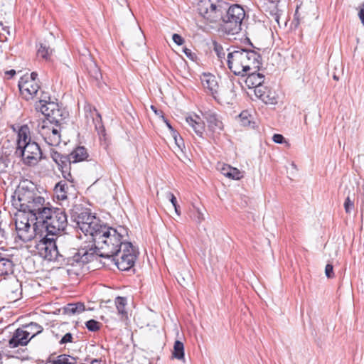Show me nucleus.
Returning <instances> with one entry per match:
<instances>
[{
    "instance_id": "nucleus-18",
    "label": "nucleus",
    "mask_w": 364,
    "mask_h": 364,
    "mask_svg": "<svg viewBox=\"0 0 364 364\" xmlns=\"http://www.w3.org/2000/svg\"><path fill=\"white\" fill-rule=\"evenodd\" d=\"M186 123L192 127L195 133L200 138L203 137L205 131V123L202 119L196 114L186 117Z\"/></svg>"
},
{
    "instance_id": "nucleus-33",
    "label": "nucleus",
    "mask_w": 364,
    "mask_h": 364,
    "mask_svg": "<svg viewBox=\"0 0 364 364\" xmlns=\"http://www.w3.org/2000/svg\"><path fill=\"white\" fill-rule=\"evenodd\" d=\"M259 100H261L265 104L269 105H275L277 102L274 93L272 92L269 89L268 92H264V93L261 96Z\"/></svg>"
},
{
    "instance_id": "nucleus-30",
    "label": "nucleus",
    "mask_w": 364,
    "mask_h": 364,
    "mask_svg": "<svg viewBox=\"0 0 364 364\" xmlns=\"http://www.w3.org/2000/svg\"><path fill=\"white\" fill-rule=\"evenodd\" d=\"M87 70L90 76L93 78L95 81L99 82L102 78V73L100 68L95 62L90 60L87 64Z\"/></svg>"
},
{
    "instance_id": "nucleus-22",
    "label": "nucleus",
    "mask_w": 364,
    "mask_h": 364,
    "mask_svg": "<svg viewBox=\"0 0 364 364\" xmlns=\"http://www.w3.org/2000/svg\"><path fill=\"white\" fill-rule=\"evenodd\" d=\"M245 84L249 88H255L264 82V75L257 72H250L247 75Z\"/></svg>"
},
{
    "instance_id": "nucleus-23",
    "label": "nucleus",
    "mask_w": 364,
    "mask_h": 364,
    "mask_svg": "<svg viewBox=\"0 0 364 364\" xmlns=\"http://www.w3.org/2000/svg\"><path fill=\"white\" fill-rule=\"evenodd\" d=\"M221 173L229 178L239 180L242 178V173L236 168L230 165L223 164L220 168Z\"/></svg>"
},
{
    "instance_id": "nucleus-19",
    "label": "nucleus",
    "mask_w": 364,
    "mask_h": 364,
    "mask_svg": "<svg viewBox=\"0 0 364 364\" xmlns=\"http://www.w3.org/2000/svg\"><path fill=\"white\" fill-rule=\"evenodd\" d=\"M30 134V129L28 125L24 124L19 127L17 134V146L16 151L19 150L23 145H26L32 141Z\"/></svg>"
},
{
    "instance_id": "nucleus-56",
    "label": "nucleus",
    "mask_w": 364,
    "mask_h": 364,
    "mask_svg": "<svg viewBox=\"0 0 364 364\" xmlns=\"http://www.w3.org/2000/svg\"><path fill=\"white\" fill-rule=\"evenodd\" d=\"M151 109H152V110H153V111H154L156 114H158V115H159L160 114H161V113H162V112H161V111H159H159L156 109V108L154 106H153V105L151 107Z\"/></svg>"
},
{
    "instance_id": "nucleus-15",
    "label": "nucleus",
    "mask_w": 364,
    "mask_h": 364,
    "mask_svg": "<svg viewBox=\"0 0 364 364\" xmlns=\"http://www.w3.org/2000/svg\"><path fill=\"white\" fill-rule=\"evenodd\" d=\"M15 224L18 237L21 240L27 242L33 240L34 233L28 218H24V220H16Z\"/></svg>"
},
{
    "instance_id": "nucleus-10",
    "label": "nucleus",
    "mask_w": 364,
    "mask_h": 364,
    "mask_svg": "<svg viewBox=\"0 0 364 364\" xmlns=\"http://www.w3.org/2000/svg\"><path fill=\"white\" fill-rule=\"evenodd\" d=\"M35 247L38 254L45 259L59 261V257H63L58 252L54 236L48 237L46 235L36 244Z\"/></svg>"
},
{
    "instance_id": "nucleus-26",
    "label": "nucleus",
    "mask_w": 364,
    "mask_h": 364,
    "mask_svg": "<svg viewBox=\"0 0 364 364\" xmlns=\"http://www.w3.org/2000/svg\"><path fill=\"white\" fill-rule=\"evenodd\" d=\"M176 278L179 284L183 287L192 284V275L187 269H183L177 273Z\"/></svg>"
},
{
    "instance_id": "nucleus-14",
    "label": "nucleus",
    "mask_w": 364,
    "mask_h": 364,
    "mask_svg": "<svg viewBox=\"0 0 364 364\" xmlns=\"http://www.w3.org/2000/svg\"><path fill=\"white\" fill-rule=\"evenodd\" d=\"M203 118L206 120L209 131L220 134L224 129L221 117L212 110L203 113Z\"/></svg>"
},
{
    "instance_id": "nucleus-51",
    "label": "nucleus",
    "mask_w": 364,
    "mask_h": 364,
    "mask_svg": "<svg viewBox=\"0 0 364 364\" xmlns=\"http://www.w3.org/2000/svg\"><path fill=\"white\" fill-rule=\"evenodd\" d=\"M0 27H1L2 30L5 31L9 36L11 34L9 31V27L4 26V23L2 21H0Z\"/></svg>"
},
{
    "instance_id": "nucleus-12",
    "label": "nucleus",
    "mask_w": 364,
    "mask_h": 364,
    "mask_svg": "<svg viewBox=\"0 0 364 364\" xmlns=\"http://www.w3.org/2000/svg\"><path fill=\"white\" fill-rule=\"evenodd\" d=\"M18 88L23 98L26 100H30L35 98L38 95L41 88L38 82H34L33 80L18 81Z\"/></svg>"
},
{
    "instance_id": "nucleus-57",
    "label": "nucleus",
    "mask_w": 364,
    "mask_h": 364,
    "mask_svg": "<svg viewBox=\"0 0 364 364\" xmlns=\"http://www.w3.org/2000/svg\"><path fill=\"white\" fill-rule=\"evenodd\" d=\"M4 105V103L2 101H0V109H1L2 106Z\"/></svg>"
},
{
    "instance_id": "nucleus-45",
    "label": "nucleus",
    "mask_w": 364,
    "mask_h": 364,
    "mask_svg": "<svg viewBox=\"0 0 364 364\" xmlns=\"http://www.w3.org/2000/svg\"><path fill=\"white\" fill-rule=\"evenodd\" d=\"M215 53H217V55L219 58H225V52L223 50V48L221 46L215 45L214 48Z\"/></svg>"
},
{
    "instance_id": "nucleus-27",
    "label": "nucleus",
    "mask_w": 364,
    "mask_h": 364,
    "mask_svg": "<svg viewBox=\"0 0 364 364\" xmlns=\"http://www.w3.org/2000/svg\"><path fill=\"white\" fill-rule=\"evenodd\" d=\"M68 190V185L65 181L58 182L54 188V191L56 194L58 200H65L67 198V193Z\"/></svg>"
},
{
    "instance_id": "nucleus-3",
    "label": "nucleus",
    "mask_w": 364,
    "mask_h": 364,
    "mask_svg": "<svg viewBox=\"0 0 364 364\" xmlns=\"http://www.w3.org/2000/svg\"><path fill=\"white\" fill-rule=\"evenodd\" d=\"M227 58L228 68L238 76L257 72L262 65L261 55L253 49L238 48L230 52Z\"/></svg>"
},
{
    "instance_id": "nucleus-24",
    "label": "nucleus",
    "mask_w": 364,
    "mask_h": 364,
    "mask_svg": "<svg viewBox=\"0 0 364 364\" xmlns=\"http://www.w3.org/2000/svg\"><path fill=\"white\" fill-rule=\"evenodd\" d=\"M21 328L26 333L25 335H27L30 340L41 333L43 330L41 325L34 322H31L28 324L23 326Z\"/></svg>"
},
{
    "instance_id": "nucleus-61",
    "label": "nucleus",
    "mask_w": 364,
    "mask_h": 364,
    "mask_svg": "<svg viewBox=\"0 0 364 364\" xmlns=\"http://www.w3.org/2000/svg\"><path fill=\"white\" fill-rule=\"evenodd\" d=\"M1 358V355L0 354V358Z\"/></svg>"
},
{
    "instance_id": "nucleus-32",
    "label": "nucleus",
    "mask_w": 364,
    "mask_h": 364,
    "mask_svg": "<svg viewBox=\"0 0 364 364\" xmlns=\"http://www.w3.org/2000/svg\"><path fill=\"white\" fill-rule=\"evenodd\" d=\"M85 310V305L82 303L68 304L64 308V311L68 315L80 314Z\"/></svg>"
},
{
    "instance_id": "nucleus-5",
    "label": "nucleus",
    "mask_w": 364,
    "mask_h": 364,
    "mask_svg": "<svg viewBox=\"0 0 364 364\" xmlns=\"http://www.w3.org/2000/svg\"><path fill=\"white\" fill-rule=\"evenodd\" d=\"M50 156L58 165L63 178L67 181L73 182L74 178L71 173L72 165L86 160L89 154L86 148L77 146L68 155L62 154L57 151L52 150Z\"/></svg>"
},
{
    "instance_id": "nucleus-11",
    "label": "nucleus",
    "mask_w": 364,
    "mask_h": 364,
    "mask_svg": "<svg viewBox=\"0 0 364 364\" xmlns=\"http://www.w3.org/2000/svg\"><path fill=\"white\" fill-rule=\"evenodd\" d=\"M16 154L21 156L23 163L28 166L36 165L42 158V151L39 145L32 141L16 151Z\"/></svg>"
},
{
    "instance_id": "nucleus-29",
    "label": "nucleus",
    "mask_w": 364,
    "mask_h": 364,
    "mask_svg": "<svg viewBox=\"0 0 364 364\" xmlns=\"http://www.w3.org/2000/svg\"><path fill=\"white\" fill-rule=\"evenodd\" d=\"M172 357L185 362L184 346L180 341H176L174 343Z\"/></svg>"
},
{
    "instance_id": "nucleus-55",
    "label": "nucleus",
    "mask_w": 364,
    "mask_h": 364,
    "mask_svg": "<svg viewBox=\"0 0 364 364\" xmlns=\"http://www.w3.org/2000/svg\"><path fill=\"white\" fill-rule=\"evenodd\" d=\"M173 206L174 207L176 213L179 215L181 214L180 210H179L180 206L178 204L173 205Z\"/></svg>"
},
{
    "instance_id": "nucleus-6",
    "label": "nucleus",
    "mask_w": 364,
    "mask_h": 364,
    "mask_svg": "<svg viewBox=\"0 0 364 364\" xmlns=\"http://www.w3.org/2000/svg\"><path fill=\"white\" fill-rule=\"evenodd\" d=\"M71 218L76 223V228H79L85 235H90L91 237L103 223L85 208H77L73 210Z\"/></svg>"
},
{
    "instance_id": "nucleus-21",
    "label": "nucleus",
    "mask_w": 364,
    "mask_h": 364,
    "mask_svg": "<svg viewBox=\"0 0 364 364\" xmlns=\"http://www.w3.org/2000/svg\"><path fill=\"white\" fill-rule=\"evenodd\" d=\"M13 261L0 253V277L11 275L14 273Z\"/></svg>"
},
{
    "instance_id": "nucleus-9",
    "label": "nucleus",
    "mask_w": 364,
    "mask_h": 364,
    "mask_svg": "<svg viewBox=\"0 0 364 364\" xmlns=\"http://www.w3.org/2000/svg\"><path fill=\"white\" fill-rule=\"evenodd\" d=\"M137 257V252L131 242L124 244L120 252L112 256L111 259L121 271L130 269L134 264Z\"/></svg>"
},
{
    "instance_id": "nucleus-4",
    "label": "nucleus",
    "mask_w": 364,
    "mask_h": 364,
    "mask_svg": "<svg viewBox=\"0 0 364 364\" xmlns=\"http://www.w3.org/2000/svg\"><path fill=\"white\" fill-rule=\"evenodd\" d=\"M35 98L38 100L35 104L36 110L41 112L50 123L58 125L68 117V112L59 105L56 99L52 100L48 92L40 88Z\"/></svg>"
},
{
    "instance_id": "nucleus-43",
    "label": "nucleus",
    "mask_w": 364,
    "mask_h": 364,
    "mask_svg": "<svg viewBox=\"0 0 364 364\" xmlns=\"http://www.w3.org/2000/svg\"><path fill=\"white\" fill-rule=\"evenodd\" d=\"M193 219L196 221V223H200L204 220L203 214L198 209H197L193 213Z\"/></svg>"
},
{
    "instance_id": "nucleus-47",
    "label": "nucleus",
    "mask_w": 364,
    "mask_h": 364,
    "mask_svg": "<svg viewBox=\"0 0 364 364\" xmlns=\"http://www.w3.org/2000/svg\"><path fill=\"white\" fill-rule=\"evenodd\" d=\"M172 39L175 43L178 46H181L184 43V39L177 33H174L172 36Z\"/></svg>"
},
{
    "instance_id": "nucleus-13",
    "label": "nucleus",
    "mask_w": 364,
    "mask_h": 364,
    "mask_svg": "<svg viewBox=\"0 0 364 364\" xmlns=\"http://www.w3.org/2000/svg\"><path fill=\"white\" fill-rule=\"evenodd\" d=\"M200 10L204 17L210 21H216V18L221 17L223 14V6L220 4L212 3L210 0H203Z\"/></svg>"
},
{
    "instance_id": "nucleus-8",
    "label": "nucleus",
    "mask_w": 364,
    "mask_h": 364,
    "mask_svg": "<svg viewBox=\"0 0 364 364\" xmlns=\"http://www.w3.org/2000/svg\"><path fill=\"white\" fill-rule=\"evenodd\" d=\"M245 16V12L243 8L234 4L227 9L225 15H221L223 21V28L228 34L234 35L238 33L242 30V22Z\"/></svg>"
},
{
    "instance_id": "nucleus-42",
    "label": "nucleus",
    "mask_w": 364,
    "mask_h": 364,
    "mask_svg": "<svg viewBox=\"0 0 364 364\" xmlns=\"http://www.w3.org/2000/svg\"><path fill=\"white\" fill-rule=\"evenodd\" d=\"M325 274L328 278H333L334 277L333 267L332 264H326L325 268Z\"/></svg>"
},
{
    "instance_id": "nucleus-44",
    "label": "nucleus",
    "mask_w": 364,
    "mask_h": 364,
    "mask_svg": "<svg viewBox=\"0 0 364 364\" xmlns=\"http://www.w3.org/2000/svg\"><path fill=\"white\" fill-rule=\"evenodd\" d=\"M37 77H38L37 73L33 72L29 75H24L23 77H21V80H33L34 82H38Z\"/></svg>"
},
{
    "instance_id": "nucleus-59",
    "label": "nucleus",
    "mask_w": 364,
    "mask_h": 364,
    "mask_svg": "<svg viewBox=\"0 0 364 364\" xmlns=\"http://www.w3.org/2000/svg\"><path fill=\"white\" fill-rule=\"evenodd\" d=\"M97 360H93V361L92 362V364H94V363H97Z\"/></svg>"
},
{
    "instance_id": "nucleus-2",
    "label": "nucleus",
    "mask_w": 364,
    "mask_h": 364,
    "mask_svg": "<svg viewBox=\"0 0 364 364\" xmlns=\"http://www.w3.org/2000/svg\"><path fill=\"white\" fill-rule=\"evenodd\" d=\"M128 235L127 229L123 226L116 228L102 223L101 228L92 236V240L95 243L97 250L96 258L99 256L104 258H111L120 252L124 246V237Z\"/></svg>"
},
{
    "instance_id": "nucleus-16",
    "label": "nucleus",
    "mask_w": 364,
    "mask_h": 364,
    "mask_svg": "<svg viewBox=\"0 0 364 364\" xmlns=\"http://www.w3.org/2000/svg\"><path fill=\"white\" fill-rule=\"evenodd\" d=\"M201 83L205 90L210 92L214 98L218 92V84L215 76L210 73H203L200 77Z\"/></svg>"
},
{
    "instance_id": "nucleus-48",
    "label": "nucleus",
    "mask_w": 364,
    "mask_h": 364,
    "mask_svg": "<svg viewBox=\"0 0 364 364\" xmlns=\"http://www.w3.org/2000/svg\"><path fill=\"white\" fill-rule=\"evenodd\" d=\"M184 54L191 59V60H194L195 58H196V55L194 53L192 52V50L189 48H184L183 50Z\"/></svg>"
},
{
    "instance_id": "nucleus-25",
    "label": "nucleus",
    "mask_w": 364,
    "mask_h": 364,
    "mask_svg": "<svg viewBox=\"0 0 364 364\" xmlns=\"http://www.w3.org/2000/svg\"><path fill=\"white\" fill-rule=\"evenodd\" d=\"M48 131H50V128L48 127L43 126L42 127V135L46 141V142L53 146H56L60 144L61 139L60 136H57L54 134H51L48 133Z\"/></svg>"
},
{
    "instance_id": "nucleus-39",
    "label": "nucleus",
    "mask_w": 364,
    "mask_h": 364,
    "mask_svg": "<svg viewBox=\"0 0 364 364\" xmlns=\"http://www.w3.org/2000/svg\"><path fill=\"white\" fill-rule=\"evenodd\" d=\"M255 94L256 97L259 99L261 96L264 93V92H268V88L267 87H264L262 85L255 87Z\"/></svg>"
},
{
    "instance_id": "nucleus-54",
    "label": "nucleus",
    "mask_w": 364,
    "mask_h": 364,
    "mask_svg": "<svg viewBox=\"0 0 364 364\" xmlns=\"http://www.w3.org/2000/svg\"><path fill=\"white\" fill-rule=\"evenodd\" d=\"M96 129L98 130L99 134L105 132V128L102 125H100L99 127L96 125Z\"/></svg>"
},
{
    "instance_id": "nucleus-53",
    "label": "nucleus",
    "mask_w": 364,
    "mask_h": 364,
    "mask_svg": "<svg viewBox=\"0 0 364 364\" xmlns=\"http://www.w3.org/2000/svg\"><path fill=\"white\" fill-rule=\"evenodd\" d=\"M164 122L166 123V124L167 125L168 128L169 129V130L171 132V134L173 133V132H176V130H174V129L172 127V126L170 124V123L168 122V121L164 119Z\"/></svg>"
},
{
    "instance_id": "nucleus-49",
    "label": "nucleus",
    "mask_w": 364,
    "mask_h": 364,
    "mask_svg": "<svg viewBox=\"0 0 364 364\" xmlns=\"http://www.w3.org/2000/svg\"><path fill=\"white\" fill-rule=\"evenodd\" d=\"M168 197L169 198L170 201H171V203H172L173 205H175L178 204L177 203L176 198L175 197V196L172 193H168Z\"/></svg>"
},
{
    "instance_id": "nucleus-37",
    "label": "nucleus",
    "mask_w": 364,
    "mask_h": 364,
    "mask_svg": "<svg viewBox=\"0 0 364 364\" xmlns=\"http://www.w3.org/2000/svg\"><path fill=\"white\" fill-rule=\"evenodd\" d=\"M250 114L247 111H243L240 113L239 117L241 123L243 126H248L250 124V119H249Z\"/></svg>"
},
{
    "instance_id": "nucleus-41",
    "label": "nucleus",
    "mask_w": 364,
    "mask_h": 364,
    "mask_svg": "<svg viewBox=\"0 0 364 364\" xmlns=\"http://www.w3.org/2000/svg\"><path fill=\"white\" fill-rule=\"evenodd\" d=\"M64 123V120L62 123L59 124L58 125L55 123H53L55 127H53L51 129H50V131H48V133L57 136H60V130H61V125Z\"/></svg>"
},
{
    "instance_id": "nucleus-1",
    "label": "nucleus",
    "mask_w": 364,
    "mask_h": 364,
    "mask_svg": "<svg viewBox=\"0 0 364 364\" xmlns=\"http://www.w3.org/2000/svg\"><path fill=\"white\" fill-rule=\"evenodd\" d=\"M13 205L20 211L31 213L36 223H42L48 235H56L68 225L65 211L46 203L45 198L28 187H18L13 197Z\"/></svg>"
},
{
    "instance_id": "nucleus-46",
    "label": "nucleus",
    "mask_w": 364,
    "mask_h": 364,
    "mask_svg": "<svg viewBox=\"0 0 364 364\" xmlns=\"http://www.w3.org/2000/svg\"><path fill=\"white\" fill-rule=\"evenodd\" d=\"M272 140L274 143H277V144H282V143L285 142L284 137L282 134H274L272 136Z\"/></svg>"
},
{
    "instance_id": "nucleus-31",
    "label": "nucleus",
    "mask_w": 364,
    "mask_h": 364,
    "mask_svg": "<svg viewBox=\"0 0 364 364\" xmlns=\"http://www.w3.org/2000/svg\"><path fill=\"white\" fill-rule=\"evenodd\" d=\"M53 53V49L46 43H40L37 50L38 57L48 60Z\"/></svg>"
},
{
    "instance_id": "nucleus-40",
    "label": "nucleus",
    "mask_w": 364,
    "mask_h": 364,
    "mask_svg": "<svg viewBox=\"0 0 364 364\" xmlns=\"http://www.w3.org/2000/svg\"><path fill=\"white\" fill-rule=\"evenodd\" d=\"M73 336L71 333H65L59 341L60 345H64L68 343H73Z\"/></svg>"
},
{
    "instance_id": "nucleus-36",
    "label": "nucleus",
    "mask_w": 364,
    "mask_h": 364,
    "mask_svg": "<svg viewBox=\"0 0 364 364\" xmlns=\"http://www.w3.org/2000/svg\"><path fill=\"white\" fill-rule=\"evenodd\" d=\"M354 200H351L349 196H348L344 202V209L346 213H350L352 210L354 209Z\"/></svg>"
},
{
    "instance_id": "nucleus-38",
    "label": "nucleus",
    "mask_w": 364,
    "mask_h": 364,
    "mask_svg": "<svg viewBox=\"0 0 364 364\" xmlns=\"http://www.w3.org/2000/svg\"><path fill=\"white\" fill-rule=\"evenodd\" d=\"M172 136L174 139L175 143L177 145L178 149L182 151V148L184 146L183 139L180 136H178L177 132H173V133H172Z\"/></svg>"
},
{
    "instance_id": "nucleus-60",
    "label": "nucleus",
    "mask_w": 364,
    "mask_h": 364,
    "mask_svg": "<svg viewBox=\"0 0 364 364\" xmlns=\"http://www.w3.org/2000/svg\"><path fill=\"white\" fill-rule=\"evenodd\" d=\"M333 78H334L335 80H338V77H337L336 75H334V76H333Z\"/></svg>"
},
{
    "instance_id": "nucleus-20",
    "label": "nucleus",
    "mask_w": 364,
    "mask_h": 364,
    "mask_svg": "<svg viewBox=\"0 0 364 364\" xmlns=\"http://www.w3.org/2000/svg\"><path fill=\"white\" fill-rule=\"evenodd\" d=\"M5 288L7 293L15 299L21 294V284L15 277L10 278L6 282Z\"/></svg>"
},
{
    "instance_id": "nucleus-17",
    "label": "nucleus",
    "mask_w": 364,
    "mask_h": 364,
    "mask_svg": "<svg viewBox=\"0 0 364 364\" xmlns=\"http://www.w3.org/2000/svg\"><path fill=\"white\" fill-rule=\"evenodd\" d=\"M25 333L22 328H17L9 341V347L14 348L19 346L27 345L30 341V338Z\"/></svg>"
},
{
    "instance_id": "nucleus-50",
    "label": "nucleus",
    "mask_w": 364,
    "mask_h": 364,
    "mask_svg": "<svg viewBox=\"0 0 364 364\" xmlns=\"http://www.w3.org/2000/svg\"><path fill=\"white\" fill-rule=\"evenodd\" d=\"M16 70L14 69H11L10 70H7L5 72V76H8L7 78L10 79L16 75Z\"/></svg>"
},
{
    "instance_id": "nucleus-7",
    "label": "nucleus",
    "mask_w": 364,
    "mask_h": 364,
    "mask_svg": "<svg viewBox=\"0 0 364 364\" xmlns=\"http://www.w3.org/2000/svg\"><path fill=\"white\" fill-rule=\"evenodd\" d=\"M97 250L92 247L82 248L72 257L67 258L68 275L73 278L82 274L84 265L96 259Z\"/></svg>"
},
{
    "instance_id": "nucleus-58",
    "label": "nucleus",
    "mask_w": 364,
    "mask_h": 364,
    "mask_svg": "<svg viewBox=\"0 0 364 364\" xmlns=\"http://www.w3.org/2000/svg\"><path fill=\"white\" fill-rule=\"evenodd\" d=\"M248 41H250V40L248 39ZM249 42H250V44L251 45V46H252L253 48H255V46H253V44H252L250 41H249Z\"/></svg>"
},
{
    "instance_id": "nucleus-35",
    "label": "nucleus",
    "mask_w": 364,
    "mask_h": 364,
    "mask_svg": "<svg viewBox=\"0 0 364 364\" xmlns=\"http://www.w3.org/2000/svg\"><path fill=\"white\" fill-rule=\"evenodd\" d=\"M86 328L92 332L97 331L101 326V323L96 320L90 319L85 323Z\"/></svg>"
},
{
    "instance_id": "nucleus-28",
    "label": "nucleus",
    "mask_w": 364,
    "mask_h": 364,
    "mask_svg": "<svg viewBox=\"0 0 364 364\" xmlns=\"http://www.w3.org/2000/svg\"><path fill=\"white\" fill-rule=\"evenodd\" d=\"M77 358L73 357L67 354H61L54 358L53 360H49L50 364H77Z\"/></svg>"
},
{
    "instance_id": "nucleus-52",
    "label": "nucleus",
    "mask_w": 364,
    "mask_h": 364,
    "mask_svg": "<svg viewBox=\"0 0 364 364\" xmlns=\"http://www.w3.org/2000/svg\"><path fill=\"white\" fill-rule=\"evenodd\" d=\"M359 18L361 20L362 23L364 25V4L363 8L359 12Z\"/></svg>"
},
{
    "instance_id": "nucleus-34",
    "label": "nucleus",
    "mask_w": 364,
    "mask_h": 364,
    "mask_svg": "<svg viewBox=\"0 0 364 364\" xmlns=\"http://www.w3.org/2000/svg\"><path fill=\"white\" fill-rule=\"evenodd\" d=\"M115 304L118 313L122 315L127 314L125 306L127 305V299L125 297L118 296L115 299Z\"/></svg>"
}]
</instances>
